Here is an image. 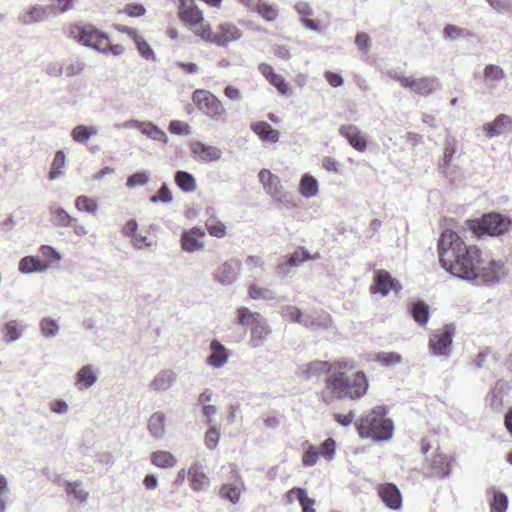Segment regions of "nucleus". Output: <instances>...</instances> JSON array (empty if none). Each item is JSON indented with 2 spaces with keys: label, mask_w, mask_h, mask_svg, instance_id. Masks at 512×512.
<instances>
[{
  "label": "nucleus",
  "mask_w": 512,
  "mask_h": 512,
  "mask_svg": "<svg viewBox=\"0 0 512 512\" xmlns=\"http://www.w3.org/2000/svg\"><path fill=\"white\" fill-rule=\"evenodd\" d=\"M439 260L444 269L454 277L473 281L476 268L482 263L481 251L475 245H467L452 230H445L438 242Z\"/></svg>",
  "instance_id": "nucleus-1"
},
{
  "label": "nucleus",
  "mask_w": 512,
  "mask_h": 512,
  "mask_svg": "<svg viewBox=\"0 0 512 512\" xmlns=\"http://www.w3.org/2000/svg\"><path fill=\"white\" fill-rule=\"evenodd\" d=\"M355 361L341 358L334 361V370L327 376L324 387L320 391V399L325 404L338 400H358L369 388V382L363 371L357 370Z\"/></svg>",
  "instance_id": "nucleus-2"
},
{
  "label": "nucleus",
  "mask_w": 512,
  "mask_h": 512,
  "mask_svg": "<svg viewBox=\"0 0 512 512\" xmlns=\"http://www.w3.org/2000/svg\"><path fill=\"white\" fill-rule=\"evenodd\" d=\"M69 36L79 44L93 49L103 55L120 56L124 47L120 44H111L108 35L91 24H73L69 27Z\"/></svg>",
  "instance_id": "nucleus-3"
},
{
  "label": "nucleus",
  "mask_w": 512,
  "mask_h": 512,
  "mask_svg": "<svg viewBox=\"0 0 512 512\" xmlns=\"http://www.w3.org/2000/svg\"><path fill=\"white\" fill-rule=\"evenodd\" d=\"M355 425L361 438L374 441L389 440L394 430L393 422L386 416V408L383 406H377L361 416Z\"/></svg>",
  "instance_id": "nucleus-4"
},
{
  "label": "nucleus",
  "mask_w": 512,
  "mask_h": 512,
  "mask_svg": "<svg viewBox=\"0 0 512 512\" xmlns=\"http://www.w3.org/2000/svg\"><path fill=\"white\" fill-rule=\"evenodd\" d=\"M236 313L238 324L250 330V347H262L272 332L267 319L259 312L252 311L247 307L238 308Z\"/></svg>",
  "instance_id": "nucleus-5"
},
{
  "label": "nucleus",
  "mask_w": 512,
  "mask_h": 512,
  "mask_svg": "<svg viewBox=\"0 0 512 512\" xmlns=\"http://www.w3.org/2000/svg\"><path fill=\"white\" fill-rule=\"evenodd\" d=\"M510 224L509 218L499 213H488L479 219L468 220L466 228L477 237L484 235L499 236L509 229Z\"/></svg>",
  "instance_id": "nucleus-6"
},
{
  "label": "nucleus",
  "mask_w": 512,
  "mask_h": 512,
  "mask_svg": "<svg viewBox=\"0 0 512 512\" xmlns=\"http://www.w3.org/2000/svg\"><path fill=\"white\" fill-rule=\"evenodd\" d=\"M242 37V30L236 24L229 21L219 23L215 30L210 25L201 31V40L203 42L221 48H227L230 44L241 40Z\"/></svg>",
  "instance_id": "nucleus-7"
},
{
  "label": "nucleus",
  "mask_w": 512,
  "mask_h": 512,
  "mask_svg": "<svg viewBox=\"0 0 512 512\" xmlns=\"http://www.w3.org/2000/svg\"><path fill=\"white\" fill-rule=\"evenodd\" d=\"M192 101L208 119L212 121H225L227 111L223 103L209 91L195 90L192 94Z\"/></svg>",
  "instance_id": "nucleus-8"
},
{
  "label": "nucleus",
  "mask_w": 512,
  "mask_h": 512,
  "mask_svg": "<svg viewBox=\"0 0 512 512\" xmlns=\"http://www.w3.org/2000/svg\"><path fill=\"white\" fill-rule=\"evenodd\" d=\"M178 14L183 23L200 39L201 31L206 29V26H210V24L205 21L203 12L194 4L193 0L179 5Z\"/></svg>",
  "instance_id": "nucleus-9"
},
{
  "label": "nucleus",
  "mask_w": 512,
  "mask_h": 512,
  "mask_svg": "<svg viewBox=\"0 0 512 512\" xmlns=\"http://www.w3.org/2000/svg\"><path fill=\"white\" fill-rule=\"evenodd\" d=\"M454 335L455 327L453 324H447L442 330L432 334L428 343L431 354L436 357L448 358Z\"/></svg>",
  "instance_id": "nucleus-10"
},
{
  "label": "nucleus",
  "mask_w": 512,
  "mask_h": 512,
  "mask_svg": "<svg viewBox=\"0 0 512 512\" xmlns=\"http://www.w3.org/2000/svg\"><path fill=\"white\" fill-rule=\"evenodd\" d=\"M391 77L399 82L402 87L424 96L432 94L439 85V81L435 77L415 78L413 76L401 75L396 72L391 74Z\"/></svg>",
  "instance_id": "nucleus-11"
},
{
  "label": "nucleus",
  "mask_w": 512,
  "mask_h": 512,
  "mask_svg": "<svg viewBox=\"0 0 512 512\" xmlns=\"http://www.w3.org/2000/svg\"><path fill=\"white\" fill-rule=\"evenodd\" d=\"M476 277L472 281L479 284H494L505 278L506 270L502 261L490 260L482 263L476 268Z\"/></svg>",
  "instance_id": "nucleus-12"
},
{
  "label": "nucleus",
  "mask_w": 512,
  "mask_h": 512,
  "mask_svg": "<svg viewBox=\"0 0 512 512\" xmlns=\"http://www.w3.org/2000/svg\"><path fill=\"white\" fill-rule=\"evenodd\" d=\"M189 149L191 157L197 162H218L223 156L221 148L200 140L191 141Z\"/></svg>",
  "instance_id": "nucleus-13"
},
{
  "label": "nucleus",
  "mask_w": 512,
  "mask_h": 512,
  "mask_svg": "<svg viewBox=\"0 0 512 512\" xmlns=\"http://www.w3.org/2000/svg\"><path fill=\"white\" fill-rule=\"evenodd\" d=\"M402 290L401 283L393 278L391 274L386 270H377L374 276V283L370 287L372 294H380L381 296H387L390 291L399 293Z\"/></svg>",
  "instance_id": "nucleus-14"
},
{
  "label": "nucleus",
  "mask_w": 512,
  "mask_h": 512,
  "mask_svg": "<svg viewBox=\"0 0 512 512\" xmlns=\"http://www.w3.org/2000/svg\"><path fill=\"white\" fill-rule=\"evenodd\" d=\"M334 370V361L314 360L298 368V375L303 379L310 381L319 379L322 375H330Z\"/></svg>",
  "instance_id": "nucleus-15"
},
{
  "label": "nucleus",
  "mask_w": 512,
  "mask_h": 512,
  "mask_svg": "<svg viewBox=\"0 0 512 512\" xmlns=\"http://www.w3.org/2000/svg\"><path fill=\"white\" fill-rule=\"evenodd\" d=\"M240 262L236 259H229L217 267L213 278L223 286L232 285L239 277Z\"/></svg>",
  "instance_id": "nucleus-16"
},
{
  "label": "nucleus",
  "mask_w": 512,
  "mask_h": 512,
  "mask_svg": "<svg viewBox=\"0 0 512 512\" xmlns=\"http://www.w3.org/2000/svg\"><path fill=\"white\" fill-rule=\"evenodd\" d=\"M243 490L244 483L237 472H234L230 480L221 485L219 489V496L223 500L229 501L232 504H237Z\"/></svg>",
  "instance_id": "nucleus-17"
},
{
  "label": "nucleus",
  "mask_w": 512,
  "mask_h": 512,
  "mask_svg": "<svg viewBox=\"0 0 512 512\" xmlns=\"http://www.w3.org/2000/svg\"><path fill=\"white\" fill-rule=\"evenodd\" d=\"M121 232L130 239V243L135 249H149L152 246V242L148 237L138 231V223L134 219L127 221L122 227Z\"/></svg>",
  "instance_id": "nucleus-18"
},
{
  "label": "nucleus",
  "mask_w": 512,
  "mask_h": 512,
  "mask_svg": "<svg viewBox=\"0 0 512 512\" xmlns=\"http://www.w3.org/2000/svg\"><path fill=\"white\" fill-rule=\"evenodd\" d=\"M319 257L320 255L318 253L311 255L308 250L299 248L292 253L286 261L280 263L277 266L276 271L280 276L285 277L289 274L290 268L298 267L307 260L318 259Z\"/></svg>",
  "instance_id": "nucleus-19"
},
{
  "label": "nucleus",
  "mask_w": 512,
  "mask_h": 512,
  "mask_svg": "<svg viewBox=\"0 0 512 512\" xmlns=\"http://www.w3.org/2000/svg\"><path fill=\"white\" fill-rule=\"evenodd\" d=\"M210 354L206 358V364L214 369L224 367L229 358V350L218 340L214 339L209 344Z\"/></svg>",
  "instance_id": "nucleus-20"
},
{
  "label": "nucleus",
  "mask_w": 512,
  "mask_h": 512,
  "mask_svg": "<svg viewBox=\"0 0 512 512\" xmlns=\"http://www.w3.org/2000/svg\"><path fill=\"white\" fill-rule=\"evenodd\" d=\"M204 236V230L199 227L184 230L180 238L182 249L189 253L202 250L204 248V242L202 241Z\"/></svg>",
  "instance_id": "nucleus-21"
},
{
  "label": "nucleus",
  "mask_w": 512,
  "mask_h": 512,
  "mask_svg": "<svg viewBox=\"0 0 512 512\" xmlns=\"http://www.w3.org/2000/svg\"><path fill=\"white\" fill-rule=\"evenodd\" d=\"M177 378L178 375L173 369H162L153 376L149 389L154 392L167 391L176 384Z\"/></svg>",
  "instance_id": "nucleus-22"
},
{
  "label": "nucleus",
  "mask_w": 512,
  "mask_h": 512,
  "mask_svg": "<svg viewBox=\"0 0 512 512\" xmlns=\"http://www.w3.org/2000/svg\"><path fill=\"white\" fill-rule=\"evenodd\" d=\"M338 132L355 150L359 152L366 150L367 139L357 126L352 124L341 125L338 129Z\"/></svg>",
  "instance_id": "nucleus-23"
},
{
  "label": "nucleus",
  "mask_w": 512,
  "mask_h": 512,
  "mask_svg": "<svg viewBox=\"0 0 512 512\" xmlns=\"http://www.w3.org/2000/svg\"><path fill=\"white\" fill-rule=\"evenodd\" d=\"M98 381L97 369L93 364L83 365L75 374V387L79 391L91 389Z\"/></svg>",
  "instance_id": "nucleus-24"
},
{
  "label": "nucleus",
  "mask_w": 512,
  "mask_h": 512,
  "mask_svg": "<svg viewBox=\"0 0 512 512\" xmlns=\"http://www.w3.org/2000/svg\"><path fill=\"white\" fill-rule=\"evenodd\" d=\"M378 495L385 505L392 510H399L402 506V497L396 485L387 483L378 486Z\"/></svg>",
  "instance_id": "nucleus-25"
},
{
  "label": "nucleus",
  "mask_w": 512,
  "mask_h": 512,
  "mask_svg": "<svg viewBox=\"0 0 512 512\" xmlns=\"http://www.w3.org/2000/svg\"><path fill=\"white\" fill-rule=\"evenodd\" d=\"M188 477L195 492H202L210 487V480L199 462H195L189 467Z\"/></svg>",
  "instance_id": "nucleus-26"
},
{
  "label": "nucleus",
  "mask_w": 512,
  "mask_h": 512,
  "mask_svg": "<svg viewBox=\"0 0 512 512\" xmlns=\"http://www.w3.org/2000/svg\"><path fill=\"white\" fill-rule=\"evenodd\" d=\"M50 16L47 6L33 5L24 10L18 17L22 25L41 23Z\"/></svg>",
  "instance_id": "nucleus-27"
},
{
  "label": "nucleus",
  "mask_w": 512,
  "mask_h": 512,
  "mask_svg": "<svg viewBox=\"0 0 512 512\" xmlns=\"http://www.w3.org/2000/svg\"><path fill=\"white\" fill-rule=\"evenodd\" d=\"M25 324L19 320H9L1 328L2 341L8 345L18 341L23 336Z\"/></svg>",
  "instance_id": "nucleus-28"
},
{
  "label": "nucleus",
  "mask_w": 512,
  "mask_h": 512,
  "mask_svg": "<svg viewBox=\"0 0 512 512\" xmlns=\"http://www.w3.org/2000/svg\"><path fill=\"white\" fill-rule=\"evenodd\" d=\"M511 124L510 116L500 114L492 122L484 124L483 130L488 138H494L507 132Z\"/></svg>",
  "instance_id": "nucleus-29"
},
{
  "label": "nucleus",
  "mask_w": 512,
  "mask_h": 512,
  "mask_svg": "<svg viewBox=\"0 0 512 512\" xmlns=\"http://www.w3.org/2000/svg\"><path fill=\"white\" fill-rule=\"evenodd\" d=\"M454 463V459H450L445 454L438 453L430 462V473L432 476L439 478L448 477Z\"/></svg>",
  "instance_id": "nucleus-30"
},
{
  "label": "nucleus",
  "mask_w": 512,
  "mask_h": 512,
  "mask_svg": "<svg viewBox=\"0 0 512 512\" xmlns=\"http://www.w3.org/2000/svg\"><path fill=\"white\" fill-rule=\"evenodd\" d=\"M59 486L63 487L69 496H72L79 503H86L89 498V492L85 490L80 481H66L57 476L54 480Z\"/></svg>",
  "instance_id": "nucleus-31"
},
{
  "label": "nucleus",
  "mask_w": 512,
  "mask_h": 512,
  "mask_svg": "<svg viewBox=\"0 0 512 512\" xmlns=\"http://www.w3.org/2000/svg\"><path fill=\"white\" fill-rule=\"evenodd\" d=\"M259 181L263 185V188L265 189L266 193L270 196L276 198L281 194V181L279 177L272 174L267 169H262L259 172Z\"/></svg>",
  "instance_id": "nucleus-32"
},
{
  "label": "nucleus",
  "mask_w": 512,
  "mask_h": 512,
  "mask_svg": "<svg viewBox=\"0 0 512 512\" xmlns=\"http://www.w3.org/2000/svg\"><path fill=\"white\" fill-rule=\"evenodd\" d=\"M250 128L264 142L276 143L280 139L279 131L265 121L254 122Z\"/></svg>",
  "instance_id": "nucleus-33"
},
{
  "label": "nucleus",
  "mask_w": 512,
  "mask_h": 512,
  "mask_svg": "<svg viewBox=\"0 0 512 512\" xmlns=\"http://www.w3.org/2000/svg\"><path fill=\"white\" fill-rule=\"evenodd\" d=\"M51 266L50 262H43L35 256H25L19 261V271L22 274L45 272Z\"/></svg>",
  "instance_id": "nucleus-34"
},
{
  "label": "nucleus",
  "mask_w": 512,
  "mask_h": 512,
  "mask_svg": "<svg viewBox=\"0 0 512 512\" xmlns=\"http://www.w3.org/2000/svg\"><path fill=\"white\" fill-rule=\"evenodd\" d=\"M98 134V127L79 124L72 128L71 138L75 143L85 145L91 137Z\"/></svg>",
  "instance_id": "nucleus-35"
},
{
  "label": "nucleus",
  "mask_w": 512,
  "mask_h": 512,
  "mask_svg": "<svg viewBox=\"0 0 512 512\" xmlns=\"http://www.w3.org/2000/svg\"><path fill=\"white\" fill-rule=\"evenodd\" d=\"M166 417L162 412L153 413L148 420V430L154 439H162L166 433Z\"/></svg>",
  "instance_id": "nucleus-36"
},
{
  "label": "nucleus",
  "mask_w": 512,
  "mask_h": 512,
  "mask_svg": "<svg viewBox=\"0 0 512 512\" xmlns=\"http://www.w3.org/2000/svg\"><path fill=\"white\" fill-rule=\"evenodd\" d=\"M298 191L304 198L315 197L319 192L318 180L310 174H304L300 179Z\"/></svg>",
  "instance_id": "nucleus-37"
},
{
  "label": "nucleus",
  "mask_w": 512,
  "mask_h": 512,
  "mask_svg": "<svg viewBox=\"0 0 512 512\" xmlns=\"http://www.w3.org/2000/svg\"><path fill=\"white\" fill-rule=\"evenodd\" d=\"M150 460L154 466L162 469L173 468L177 464L175 456L172 453L163 450L153 452Z\"/></svg>",
  "instance_id": "nucleus-38"
},
{
  "label": "nucleus",
  "mask_w": 512,
  "mask_h": 512,
  "mask_svg": "<svg viewBox=\"0 0 512 512\" xmlns=\"http://www.w3.org/2000/svg\"><path fill=\"white\" fill-rule=\"evenodd\" d=\"M307 322L308 325H305V328L312 331H322L332 327V319L327 313H322L317 316L309 315Z\"/></svg>",
  "instance_id": "nucleus-39"
},
{
  "label": "nucleus",
  "mask_w": 512,
  "mask_h": 512,
  "mask_svg": "<svg viewBox=\"0 0 512 512\" xmlns=\"http://www.w3.org/2000/svg\"><path fill=\"white\" fill-rule=\"evenodd\" d=\"M248 295L252 300L272 301L276 299V293L272 289L255 283L248 286Z\"/></svg>",
  "instance_id": "nucleus-40"
},
{
  "label": "nucleus",
  "mask_w": 512,
  "mask_h": 512,
  "mask_svg": "<svg viewBox=\"0 0 512 512\" xmlns=\"http://www.w3.org/2000/svg\"><path fill=\"white\" fill-rule=\"evenodd\" d=\"M175 183L186 193H191L196 190V179L189 172L177 171L175 174Z\"/></svg>",
  "instance_id": "nucleus-41"
},
{
  "label": "nucleus",
  "mask_w": 512,
  "mask_h": 512,
  "mask_svg": "<svg viewBox=\"0 0 512 512\" xmlns=\"http://www.w3.org/2000/svg\"><path fill=\"white\" fill-rule=\"evenodd\" d=\"M262 19L267 22H273L277 19L279 10L278 6L275 4H268L264 1L258 0L256 11H255Z\"/></svg>",
  "instance_id": "nucleus-42"
},
{
  "label": "nucleus",
  "mask_w": 512,
  "mask_h": 512,
  "mask_svg": "<svg viewBox=\"0 0 512 512\" xmlns=\"http://www.w3.org/2000/svg\"><path fill=\"white\" fill-rule=\"evenodd\" d=\"M473 36L474 34L471 31L453 24H447L443 29V37L445 40L469 39Z\"/></svg>",
  "instance_id": "nucleus-43"
},
{
  "label": "nucleus",
  "mask_w": 512,
  "mask_h": 512,
  "mask_svg": "<svg viewBox=\"0 0 512 512\" xmlns=\"http://www.w3.org/2000/svg\"><path fill=\"white\" fill-rule=\"evenodd\" d=\"M141 133L154 141H158L161 143L168 142L167 134L162 129H160L158 126L151 122L145 121Z\"/></svg>",
  "instance_id": "nucleus-44"
},
{
  "label": "nucleus",
  "mask_w": 512,
  "mask_h": 512,
  "mask_svg": "<svg viewBox=\"0 0 512 512\" xmlns=\"http://www.w3.org/2000/svg\"><path fill=\"white\" fill-rule=\"evenodd\" d=\"M282 315L285 319L291 322L298 323L304 327L305 325H308L307 319L309 315L304 314L299 308L295 306H286L283 309Z\"/></svg>",
  "instance_id": "nucleus-45"
},
{
  "label": "nucleus",
  "mask_w": 512,
  "mask_h": 512,
  "mask_svg": "<svg viewBox=\"0 0 512 512\" xmlns=\"http://www.w3.org/2000/svg\"><path fill=\"white\" fill-rule=\"evenodd\" d=\"M75 207L79 212L95 214L98 210V203L96 199L80 195L75 199Z\"/></svg>",
  "instance_id": "nucleus-46"
},
{
  "label": "nucleus",
  "mask_w": 512,
  "mask_h": 512,
  "mask_svg": "<svg viewBox=\"0 0 512 512\" xmlns=\"http://www.w3.org/2000/svg\"><path fill=\"white\" fill-rule=\"evenodd\" d=\"M411 314L416 323L420 326L425 325L429 320V308L422 301L416 302L411 309Z\"/></svg>",
  "instance_id": "nucleus-47"
},
{
  "label": "nucleus",
  "mask_w": 512,
  "mask_h": 512,
  "mask_svg": "<svg viewBox=\"0 0 512 512\" xmlns=\"http://www.w3.org/2000/svg\"><path fill=\"white\" fill-rule=\"evenodd\" d=\"M41 334L45 338H53L55 337L60 330V326L58 322L52 318L45 317L41 319L39 323Z\"/></svg>",
  "instance_id": "nucleus-48"
},
{
  "label": "nucleus",
  "mask_w": 512,
  "mask_h": 512,
  "mask_svg": "<svg viewBox=\"0 0 512 512\" xmlns=\"http://www.w3.org/2000/svg\"><path fill=\"white\" fill-rule=\"evenodd\" d=\"M11 497V488L5 475L0 474V512H6Z\"/></svg>",
  "instance_id": "nucleus-49"
},
{
  "label": "nucleus",
  "mask_w": 512,
  "mask_h": 512,
  "mask_svg": "<svg viewBox=\"0 0 512 512\" xmlns=\"http://www.w3.org/2000/svg\"><path fill=\"white\" fill-rule=\"evenodd\" d=\"M50 4L47 5L50 16H56L66 13L74 6L75 0H49Z\"/></svg>",
  "instance_id": "nucleus-50"
},
{
  "label": "nucleus",
  "mask_w": 512,
  "mask_h": 512,
  "mask_svg": "<svg viewBox=\"0 0 512 512\" xmlns=\"http://www.w3.org/2000/svg\"><path fill=\"white\" fill-rule=\"evenodd\" d=\"M64 165H65V154L63 151H57L55 153L54 159L51 164V168H50L49 175H48L49 179L50 180L58 179L62 174L61 169L63 168Z\"/></svg>",
  "instance_id": "nucleus-51"
},
{
  "label": "nucleus",
  "mask_w": 512,
  "mask_h": 512,
  "mask_svg": "<svg viewBox=\"0 0 512 512\" xmlns=\"http://www.w3.org/2000/svg\"><path fill=\"white\" fill-rule=\"evenodd\" d=\"M51 215L55 218L58 225L65 227V228L72 227L73 223L76 221V218L72 217L63 208H52Z\"/></svg>",
  "instance_id": "nucleus-52"
},
{
  "label": "nucleus",
  "mask_w": 512,
  "mask_h": 512,
  "mask_svg": "<svg viewBox=\"0 0 512 512\" xmlns=\"http://www.w3.org/2000/svg\"><path fill=\"white\" fill-rule=\"evenodd\" d=\"M375 360L386 367L395 366L402 361V356L396 352H380L376 355Z\"/></svg>",
  "instance_id": "nucleus-53"
},
{
  "label": "nucleus",
  "mask_w": 512,
  "mask_h": 512,
  "mask_svg": "<svg viewBox=\"0 0 512 512\" xmlns=\"http://www.w3.org/2000/svg\"><path fill=\"white\" fill-rule=\"evenodd\" d=\"M320 456V450L314 445H308L302 455V465L304 467H312L316 465Z\"/></svg>",
  "instance_id": "nucleus-54"
},
{
  "label": "nucleus",
  "mask_w": 512,
  "mask_h": 512,
  "mask_svg": "<svg viewBox=\"0 0 512 512\" xmlns=\"http://www.w3.org/2000/svg\"><path fill=\"white\" fill-rule=\"evenodd\" d=\"M139 54L148 61H156V55L146 40L140 36L134 41Z\"/></svg>",
  "instance_id": "nucleus-55"
},
{
  "label": "nucleus",
  "mask_w": 512,
  "mask_h": 512,
  "mask_svg": "<svg viewBox=\"0 0 512 512\" xmlns=\"http://www.w3.org/2000/svg\"><path fill=\"white\" fill-rule=\"evenodd\" d=\"M484 77L486 80L500 82L506 77V74L500 66L489 64L484 69Z\"/></svg>",
  "instance_id": "nucleus-56"
},
{
  "label": "nucleus",
  "mask_w": 512,
  "mask_h": 512,
  "mask_svg": "<svg viewBox=\"0 0 512 512\" xmlns=\"http://www.w3.org/2000/svg\"><path fill=\"white\" fill-rule=\"evenodd\" d=\"M220 439V431L215 425H210L205 433L204 441L207 449L214 450Z\"/></svg>",
  "instance_id": "nucleus-57"
},
{
  "label": "nucleus",
  "mask_w": 512,
  "mask_h": 512,
  "mask_svg": "<svg viewBox=\"0 0 512 512\" xmlns=\"http://www.w3.org/2000/svg\"><path fill=\"white\" fill-rule=\"evenodd\" d=\"M508 508V497L503 492H494L491 504V512H506Z\"/></svg>",
  "instance_id": "nucleus-58"
},
{
  "label": "nucleus",
  "mask_w": 512,
  "mask_h": 512,
  "mask_svg": "<svg viewBox=\"0 0 512 512\" xmlns=\"http://www.w3.org/2000/svg\"><path fill=\"white\" fill-rule=\"evenodd\" d=\"M85 67V63L80 60L64 63V76L72 77L79 75L84 71Z\"/></svg>",
  "instance_id": "nucleus-59"
},
{
  "label": "nucleus",
  "mask_w": 512,
  "mask_h": 512,
  "mask_svg": "<svg viewBox=\"0 0 512 512\" xmlns=\"http://www.w3.org/2000/svg\"><path fill=\"white\" fill-rule=\"evenodd\" d=\"M208 233L216 238H223L226 235V227L220 221L208 220L206 223Z\"/></svg>",
  "instance_id": "nucleus-60"
},
{
  "label": "nucleus",
  "mask_w": 512,
  "mask_h": 512,
  "mask_svg": "<svg viewBox=\"0 0 512 512\" xmlns=\"http://www.w3.org/2000/svg\"><path fill=\"white\" fill-rule=\"evenodd\" d=\"M168 129L172 134H175V135L187 136L191 133V127L187 123L179 121V120H172L169 123Z\"/></svg>",
  "instance_id": "nucleus-61"
},
{
  "label": "nucleus",
  "mask_w": 512,
  "mask_h": 512,
  "mask_svg": "<svg viewBox=\"0 0 512 512\" xmlns=\"http://www.w3.org/2000/svg\"><path fill=\"white\" fill-rule=\"evenodd\" d=\"M268 82L272 86H274L281 95H288L289 86H288V83L286 82L285 78L282 75L276 73L273 76V78H271Z\"/></svg>",
  "instance_id": "nucleus-62"
},
{
  "label": "nucleus",
  "mask_w": 512,
  "mask_h": 512,
  "mask_svg": "<svg viewBox=\"0 0 512 512\" xmlns=\"http://www.w3.org/2000/svg\"><path fill=\"white\" fill-rule=\"evenodd\" d=\"M335 449H336L335 440L332 439V438H327L321 444V451H320V453L323 455V457H325L328 461H330L335 456Z\"/></svg>",
  "instance_id": "nucleus-63"
},
{
  "label": "nucleus",
  "mask_w": 512,
  "mask_h": 512,
  "mask_svg": "<svg viewBox=\"0 0 512 512\" xmlns=\"http://www.w3.org/2000/svg\"><path fill=\"white\" fill-rule=\"evenodd\" d=\"M148 175L144 172H137L128 177L126 186L134 188L136 186H143L148 182Z\"/></svg>",
  "instance_id": "nucleus-64"
}]
</instances>
